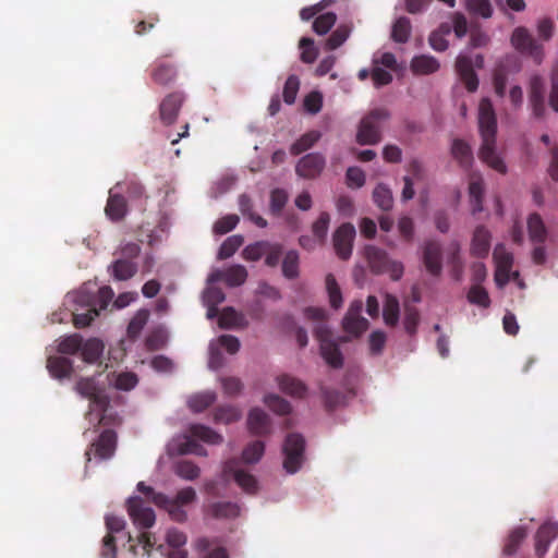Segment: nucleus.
Segmentation results:
<instances>
[{"instance_id":"f257e3e1","label":"nucleus","mask_w":558,"mask_h":558,"mask_svg":"<svg viewBox=\"0 0 558 558\" xmlns=\"http://www.w3.org/2000/svg\"><path fill=\"white\" fill-rule=\"evenodd\" d=\"M478 131L482 138L480 159L500 174H506L507 166L496 151L497 118L488 98L482 99L478 106Z\"/></svg>"},{"instance_id":"f03ea898","label":"nucleus","mask_w":558,"mask_h":558,"mask_svg":"<svg viewBox=\"0 0 558 558\" xmlns=\"http://www.w3.org/2000/svg\"><path fill=\"white\" fill-rule=\"evenodd\" d=\"M304 316L307 319L317 323L314 327V336L319 341L320 354L323 359L329 366L333 368L342 367V353L338 344L332 341V333L326 324L328 317L327 311L322 307H306L304 310Z\"/></svg>"},{"instance_id":"7ed1b4c3","label":"nucleus","mask_w":558,"mask_h":558,"mask_svg":"<svg viewBox=\"0 0 558 558\" xmlns=\"http://www.w3.org/2000/svg\"><path fill=\"white\" fill-rule=\"evenodd\" d=\"M66 300L73 303V324L76 328H85L98 316L96 298L94 293L82 288L78 291L68 294Z\"/></svg>"},{"instance_id":"20e7f679","label":"nucleus","mask_w":558,"mask_h":558,"mask_svg":"<svg viewBox=\"0 0 558 558\" xmlns=\"http://www.w3.org/2000/svg\"><path fill=\"white\" fill-rule=\"evenodd\" d=\"M365 257L372 272L376 275L388 274L393 281L402 278L404 272L403 264L391 259L386 251L374 245H367L365 247Z\"/></svg>"},{"instance_id":"39448f33","label":"nucleus","mask_w":558,"mask_h":558,"mask_svg":"<svg viewBox=\"0 0 558 558\" xmlns=\"http://www.w3.org/2000/svg\"><path fill=\"white\" fill-rule=\"evenodd\" d=\"M196 497V492L193 487H184L177 493L174 498H170L167 495H157L156 506L166 510L171 520L183 523L187 520V513L183 507L194 502Z\"/></svg>"},{"instance_id":"423d86ee","label":"nucleus","mask_w":558,"mask_h":558,"mask_svg":"<svg viewBox=\"0 0 558 558\" xmlns=\"http://www.w3.org/2000/svg\"><path fill=\"white\" fill-rule=\"evenodd\" d=\"M390 117L389 111L385 108H376L365 116L359 126L356 141L361 145H374L381 138L380 125Z\"/></svg>"},{"instance_id":"0eeeda50","label":"nucleus","mask_w":558,"mask_h":558,"mask_svg":"<svg viewBox=\"0 0 558 558\" xmlns=\"http://www.w3.org/2000/svg\"><path fill=\"white\" fill-rule=\"evenodd\" d=\"M283 469L290 473H296L305 461V439L301 434L287 435L283 446Z\"/></svg>"},{"instance_id":"6e6552de","label":"nucleus","mask_w":558,"mask_h":558,"mask_svg":"<svg viewBox=\"0 0 558 558\" xmlns=\"http://www.w3.org/2000/svg\"><path fill=\"white\" fill-rule=\"evenodd\" d=\"M511 44L520 53L533 59L537 64L544 60V47L536 40L527 28L523 26L517 27L511 35Z\"/></svg>"},{"instance_id":"1a4fd4ad","label":"nucleus","mask_w":558,"mask_h":558,"mask_svg":"<svg viewBox=\"0 0 558 558\" xmlns=\"http://www.w3.org/2000/svg\"><path fill=\"white\" fill-rule=\"evenodd\" d=\"M117 449V434L112 429H105L99 437L90 445L89 449L86 450V464L92 461L90 454L99 460L111 459Z\"/></svg>"},{"instance_id":"9d476101","label":"nucleus","mask_w":558,"mask_h":558,"mask_svg":"<svg viewBox=\"0 0 558 558\" xmlns=\"http://www.w3.org/2000/svg\"><path fill=\"white\" fill-rule=\"evenodd\" d=\"M484 64V58L481 54H476L475 63L468 56L460 54L456 61V70L461 81L464 83L466 89L471 93L475 92L478 87V78L474 71L476 68H482Z\"/></svg>"},{"instance_id":"9b49d317","label":"nucleus","mask_w":558,"mask_h":558,"mask_svg":"<svg viewBox=\"0 0 558 558\" xmlns=\"http://www.w3.org/2000/svg\"><path fill=\"white\" fill-rule=\"evenodd\" d=\"M126 509L130 518L137 527L149 529L155 524L156 515L154 510L150 507H146L141 497H130L126 501Z\"/></svg>"},{"instance_id":"f8f14e48","label":"nucleus","mask_w":558,"mask_h":558,"mask_svg":"<svg viewBox=\"0 0 558 558\" xmlns=\"http://www.w3.org/2000/svg\"><path fill=\"white\" fill-rule=\"evenodd\" d=\"M76 390L80 395L89 399L90 412L95 410L104 413L107 410L109 405L108 397L98 389L93 378H81L76 383Z\"/></svg>"},{"instance_id":"ddd939ff","label":"nucleus","mask_w":558,"mask_h":558,"mask_svg":"<svg viewBox=\"0 0 558 558\" xmlns=\"http://www.w3.org/2000/svg\"><path fill=\"white\" fill-rule=\"evenodd\" d=\"M121 191H123V184L118 182L112 189H110L105 207L106 216L113 222L122 221L129 211L128 201L121 194Z\"/></svg>"},{"instance_id":"4468645a","label":"nucleus","mask_w":558,"mask_h":558,"mask_svg":"<svg viewBox=\"0 0 558 558\" xmlns=\"http://www.w3.org/2000/svg\"><path fill=\"white\" fill-rule=\"evenodd\" d=\"M239 460L235 458L225 462L222 473L226 477L232 476L235 483L247 494H255L258 488L257 480L254 475L239 468Z\"/></svg>"},{"instance_id":"2eb2a0df","label":"nucleus","mask_w":558,"mask_h":558,"mask_svg":"<svg viewBox=\"0 0 558 558\" xmlns=\"http://www.w3.org/2000/svg\"><path fill=\"white\" fill-rule=\"evenodd\" d=\"M355 234V228L350 222L342 223L335 231L332 243L339 258L344 260L350 258Z\"/></svg>"},{"instance_id":"dca6fc26","label":"nucleus","mask_w":558,"mask_h":558,"mask_svg":"<svg viewBox=\"0 0 558 558\" xmlns=\"http://www.w3.org/2000/svg\"><path fill=\"white\" fill-rule=\"evenodd\" d=\"M422 260L429 275L439 277L442 271V250L440 243L434 240L426 241L423 246Z\"/></svg>"},{"instance_id":"f3484780","label":"nucleus","mask_w":558,"mask_h":558,"mask_svg":"<svg viewBox=\"0 0 558 558\" xmlns=\"http://www.w3.org/2000/svg\"><path fill=\"white\" fill-rule=\"evenodd\" d=\"M185 100L182 92L168 94L159 105L160 120L165 125H171L175 122L180 109Z\"/></svg>"},{"instance_id":"a211bd4d","label":"nucleus","mask_w":558,"mask_h":558,"mask_svg":"<svg viewBox=\"0 0 558 558\" xmlns=\"http://www.w3.org/2000/svg\"><path fill=\"white\" fill-rule=\"evenodd\" d=\"M325 165L326 160L322 154L311 153L299 160L295 166V172L304 179H314L322 173Z\"/></svg>"},{"instance_id":"6ab92c4d","label":"nucleus","mask_w":558,"mask_h":558,"mask_svg":"<svg viewBox=\"0 0 558 558\" xmlns=\"http://www.w3.org/2000/svg\"><path fill=\"white\" fill-rule=\"evenodd\" d=\"M492 234L485 226H477L473 232L470 253L473 257L485 258L490 250Z\"/></svg>"},{"instance_id":"aec40b11","label":"nucleus","mask_w":558,"mask_h":558,"mask_svg":"<svg viewBox=\"0 0 558 558\" xmlns=\"http://www.w3.org/2000/svg\"><path fill=\"white\" fill-rule=\"evenodd\" d=\"M558 536V523L543 524L535 535V553L542 558L550 545V543Z\"/></svg>"},{"instance_id":"412c9836","label":"nucleus","mask_w":558,"mask_h":558,"mask_svg":"<svg viewBox=\"0 0 558 558\" xmlns=\"http://www.w3.org/2000/svg\"><path fill=\"white\" fill-rule=\"evenodd\" d=\"M138 271V265L134 260H126L117 257L109 266L108 272L117 281L132 279Z\"/></svg>"},{"instance_id":"4be33fe9","label":"nucleus","mask_w":558,"mask_h":558,"mask_svg":"<svg viewBox=\"0 0 558 558\" xmlns=\"http://www.w3.org/2000/svg\"><path fill=\"white\" fill-rule=\"evenodd\" d=\"M247 427L251 434L264 436L270 433V418L263 410L252 409L247 417Z\"/></svg>"},{"instance_id":"5701e85b","label":"nucleus","mask_w":558,"mask_h":558,"mask_svg":"<svg viewBox=\"0 0 558 558\" xmlns=\"http://www.w3.org/2000/svg\"><path fill=\"white\" fill-rule=\"evenodd\" d=\"M527 232L530 241L534 244H544L547 240L548 231L539 214L533 213L529 216Z\"/></svg>"},{"instance_id":"b1692460","label":"nucleus","mask_w":558,"mask_h":558,"mask_svg":"<svg viewBox=\"0 0 558 558\" xmlns=\"http://www.w3.org/2000/svg\"><path fill=\"white\" fill-rule=\"evenodd\" d=\"M150 76L156 84L165 86L174 81L177 69L172 63L156 61Z\"/></svg>"},{"instance_id":"393cba45","label":"nucleus","mask_w":558,"mask_h":558,"mask_svg":"<svg viewBox=\"0 0 558 558\" xmlns=\"http://www.w3.org/2000/svg\"><path fill=\"white\" fill-rule=\"evenodd\" d=\"M277 380L280 390L291 397L303 398L307 391L305 384L293 376L284 374Z\"/></svg>"},{"instance_id":"a878e982","label":"nucleus","mask_w":558,"mask_h":558,"mask_svg":"<svg viewBox=\"0 0 558 558\" xmlns=\"http://www.w3.org/2000/svg\"><path fill=\"white\" fill-rule=\"evenodd\" d=\"M484 182L482 177L472 175L469 184V195L472 206V214L476 215L483 211V198H484Z\"/></svg>"},{"instance_id":"bb28decb","label":"nucleus","mask_w":558,"mask_h":558,"mask_svg":"<svg viewBox=\"0 0 558 558\" xmlns=\"http://www.w3.org/2000/svg\"><path fill=\"white\" fill-rule=\"evenodd\" d=\"M206 513L215 519H232L239 515L240 508L230 501L214 502L207 507Z\"/></svg>"},{"instance_id":"cd10ccee","label":"nucleus","mask_w":558,"mask_h":558,"mask_svg":"<svg viewBox=\"0 0 558 558\" xmlns=\"http://www.w3.org/2000/svg\"><path fill=\"white\" fill-rule=\"evenodd\" d=\"M47 368L52 377L61 379L71 375L73 366L68 357L50 356L47 360Z\"/></svg>"},{"instance_id":"c85d7f7f","label":"nucleus","mask_w":558,"mask_h":558,"mask_svg":"<svg viewBox=\"0 0 558 558\" xmlns=\"http://www.w3.org/2000/svg\"><path fill=\"white\" fill-rule=\"evenodd\" d=\"M400 316V304L397 296L387 293L385 295L383 317L387 326L393 327L398 324Z\"/></svg>"},{"instance_id":"c756f323","label":"nucleus","mask_w":558,"mask_h":558,"mask_svg":"<svg viewBox=\"0 0 558 558\" xmlns=\"http://www.w3.org/2000/svg\"><path fill=\"white\" fill-rule=\"evenodd\" d=\"M189 432L192 437L197 438L209 445H219L223 441V437L208 426L202 424H193Z\"/></svg>"},{"instance_id":"7c9ffc66","label":"nucleus","mask_w":558,"mask_h":558,"mask_svg":"<svg viewBox=\"0 0 558 558\" xmlns=\"http://www.w3.org/2000/svg\"><path fill=\"white\" fill-rule=\"evenodd\" d=\"M439 69V62L432 56H417L411 61V70L415 74H432Z\"/></svg>"},{"instance_id":"2f4dec72","label":"nucleus","mask_w":558,"mask_h":558,"mask_svg":"<svg viewBox=\"0 0 558 558\" xmlns=\"http://www.w3.org/2000/svg\"><path fill=\"white\" fill-rule=\"evenodd\" d=\"M80 351L84 362L95 363L102 354L104 343L99 339L92 338L85 342L82 341Z\"/></svg>"},{"instance_id":"473e14b6","label":"nucleus","mask_w":558,"mask_h":558,"mask_svg":"<svg viewBox=\"0 0 558 558\" xmlns=\"http://www.w3.org/2000/svg\"><path fill=\"white\" fill-rule=\"evenodd\" d=\"M412 32L411 21L407 16L398 17L391 28V38L398 44H405Z\"/></svg>"},{"instance_id":"72a5a7b5","label":"nucleus","mask_w":558,"mask_h":558,"mask_svg":"<svg viewBox=\"0 0 558 558\" xmlns=\"http://www.w3.org/2000/svg\"><path fill=\"white\" fill-rule=\"evenodd\" d=\"M530 101L535 117L541 118L545 112L544 87L539 78H534Z\"/></svg>"},{"instance_id":"f704fd0d","label":"nucleus","mask_w":558,"mask_h":558,"mask_svg":"<svg viewBox=\"0 0 558 558\" xmlns=\"http://www.w3.org/2000/svg\"><path fill=\"white\" fill-rule=\"evenodd\" d=\"M320 136V132L315 130L303 134L296 142L291 145L290 153L294 156H298L308 150L319 141Z\"/></svg>"},{"instance_id":"c9c22d12","label":"nucleus","mask_w":558,"mask_h":558,"mask_svg":"<svg viewBox=\"0 0 558 558\" xmlns=\"http://www.w3.org/2000/svg\"><path fill=\"white\" fill-rule=\"evenodd\" d=\"M369 326V323L363 316L343 317L342 328L353 337H360Z\"/></svg>"},{"instance_id":"e433bc0d","label":"nucleus","mask_w":558,"mask_h":558,"mask_svg":"<svg viewBox=\"0 0 558 558\" xmlns=\"http://www.w3.org/2000/svg\"><path fill=\"white\" fill-rule=\"evenodd\" d=\"M299 253L294 250L288 251L282 260V274L287 279H295L299 277Z\"/></svg>"},{"instance_id":"4c0bfd02","label":"nucleus","mask_w":558,"mask_h":558,"mask_svg":"<svg viewBox=\"0 0 558 558\" xmlns=\"http://www.w3.org/2000/svg\"><path fill=\"white\" fill-rule=\"evenodd\" d=\"M375 204L383 210L388 211L392 208L393 197L391 190L385 184H378L373 191Z\"/></svg>"},{"instance_id":"58836bf2","label":"nucleus","mask_w":558,"mask_h":558,"mask_svg":"<svg viewBox=\"0 0 558 558\" xmlns=\"http://www.w3.org/2000/svg\"><path fill=\"white\" fill-rule=\"evenodd\" d=\"M247 279V270L242 265H233L225 270V282L229 287L242 286Z\"/></svg>"},{"instance_id":"ea45409f","label":"nucleus","mask_w":558,"mask_h":558,"mask_svg":"<svg viewBox=\"0 0 558 558\" xmlns=\"http://www.w3.org/2000/svg\"><path fill=\"white\" fill-rule=\"evenodd\" d=\"M351 28L348 25H339L326 39V50H335L339 48L350 36Z\"/></svg>"},{"instance_id":"a19ab883","label":"nucleus","mask_w":558,"mask_h":558,"mask_svg":"<svg viewBox=\"0 0 558 558\" xmlns=\"http://www.w3.org/2000/svg\"><path fill=\"white\" fill-rule=\"evenodd\" d=\"M526 537V530L523 526H518L513 529L504 546V554L508 556H512L517 553L520 544Z\"/></svg>"},{"instance_id":"79ce46f5","label":"nucleus","mask_w":558,"mask_h":558,"mask_svg":"<svg viewBox=\"0 0 558 558\" xmlns=\"http://www.w3.org/2000/svg\"><path fill=\"white\" fill-rule=\"evenodd\" d=\"M215 400L216 395L214 392L207 391L190 397L187 404L193 412L198 413L209 408L215 402Z\"/></svg>"},{"instance_id":"37998d69","label":"nucleus","mask_w":558,"mask_h":558,"mask_svg":"<svg viewBox=\"0 0 558 558\" xmlns=\"http://www.w3.org/2000/svg\"><path fill=\"white\" fill-rule=\"evenodd\" d=\"M244 243V238L240 234H234L227 238L221 244L218 252V259L230 258Z\"/></svg>"},{"instance_id":"c03bdc74","label":"nucleus","mask_w":558,"mask_h":558,"mask_svg":"<svg viewBox=\"0 0 558 558\" xmlns=\"http://www.w3.org/2000/svg\"><path fill=\"white\" fill-rule=\"evenodd\" d=\"M326 289L329 298L330 306L339 310L342 306V293L333 275L326 276Z\"/></svg>"},{"instance_id":"a18cd8bd","label":"nucleus","mask_w":558,"mask_h":558,"mask_svg":"<svg viewBox=\"0 0 558 558\" xmlns=\"http://www.w3.org/2000/svg\"><path fill=\"white\" fill-rule=\"evenodd\" d=\"M265 451V444L260 440L248 444L242 452V461L246 464L257 463Z\"/></svg>"},{"instance_id":"49530a36","label":"nucleus","mask_w":558,"mask_h":558,"mask_svg":"<svg viewBox=\"0 0 558 558\" xmlns=\"http://www.w3.org/2000/svg\"><path fill=\"white\" fill-rule=\"evenodd\" d=\"M241 418V412L233 405L219 407L214 412L216 423L230 424Z\"/></svg>"},{"instance_id":"de8ad7c7","label":"nucleus","mask_w":558,"mask_h":558,"mask_svg":"<svg viewBox=\"0 0 558 558\" xmlns=\"http://www.w3.org/2000/svg\"><path fill=\"white\" fill-rule=\"evenodd\" d=\"M465 8L472 15L489 19L493 15V7L489 0H465Z\"/></svg>"},{"instance_id":"09e8293b","label":"nucleus","mask_w":558,"mask_h":558,"mask_svg":"<svg viewBox=\"0 0 558 558\" xmlns=\"http://www.w3.org/2000/svg\"><path fill=\"white\" fill-rule=\"evenodd\" d=\"M149 313L146 310H140L128 325V336L131 339H135L140 336L143 328L147 324Z\"/></svg>"},{"instance_id":"8fccbe9b","label":"nucleus","mask_w":558,"mask_h":558,"mask_svg":"<svg viewBox=\"0 0 558 558\" xmlns=\"http://www.w3.org/2000/svg\"><path fill=\"white\" fill-rule=\"evenodd\" d=\"M175 474L186 481H194L201 474V469L192 461H179L174 468Z\"/></svg>"},{"instance_id":"3c124183","label":"nucleus","mask_w":558,"mask_h":558,"mask_svg":"<svg viewBox=\"0 0 558 558\" xmlns=\"http://www.w3.org/2000/svg\"><path fill=\"white\" fill-rule=\"evenodd\" d=\"M337 22V15L333 12L319 14L313 22V31L318 35L327 34Z\"/></svg>"},{"instance_id":"603ef678","label":"nucleus","mask_w":558,"mask_h":558,"mask_svg":"<svg viewBox=\"0 0 558 558\" xmlns=\"http://www.w3.org/2000/svg\"><path fill=\"white\" fill-rule=\"evenodd\" d=\"M264 402L272 412L279 415L289 414L292 409L289 401L274 393L265 396Z\"/></svg>"},{"instance_id":"864d4df0","label":"nucleus","mask_w":558,"mask_h":558,"mask_svg":"<svg viewBox=\"0 0 558 558\" xmlns=\"http://www.w3.org/2000/svg\"><path fill=\"white\" fill-rule=\"evenodd\" d=\"M493 257L496 267H501L502 270H511L513 265V255L508 252L504 244H497L493 252Z\"/></svg>"},{"instance_id":"5fc2aeb1","label":"nucleus","mask_w":558,"mask_h":558,"mask_svg":"<svg viewBox=\"0 0 558 558\" xmlns=\"http://www.w3.org/2000/svg\"><path fill=\"white\" fill-rule=\"evenodd\" d=\"M330 222V216L328 213L323 211L320 213L317 220L312 226V232L316 239V241L320 244L325 243L328 228Z\"/></svg>"},{"instance_id":"6e6d98bb","label":"nucleus","mask_w":558,"mask_h":558,"mask_svg":"<svg viewBox=\"0 0 558 558\" xmlns=\"http://www.w3.org/2000/svg\"><path fill=\"white\" fill-rule=\"evenodd\" d=\"M453 157L460 165L468 167L472 160V153L470 146L462 140H454L451 147Z\"/></svg>"},{"instance_id":"4d7b16f0","label":"nucleus","mask_w":558,"mask_h":558,"mask_svg":"<svg viewBox=\"0 0 558 558\" xmlns=\"http://www.w3.org/2000/svg\"><path fill=\"white\" fill-rule=\"evenodd\" d=\"M468 301L484 308H487L490 305L488 292L481 284H473L470 288Z\"/></svg>"},{"instance_id":"13d9d810","label":"nucleus","mask_w":558,"mask_h":558,"mask_svg":"<svg viewBox=\"0 0 558 558\" xmlns=\"http://www.w3.org/2000/svg\"><path fill=\"white\" fill-rule=\"evenodd\" d=\"M83 338L78 333L68 336L58 344V351L62 354H75L82 347Z\"/></svg>"},{"instance_id":"bf43d9fd","label":"nucleus","mask_w":558,"mask_h":558,"mask_svg":"<svg viewBox=\"0 0 558 558\" xmlns=\"http://www.w3.org/2000/svg\"><path fill=\"white\" fill-rule=\"evenodd\" d=\"M268 241H257L255 243H252L247 245L243 252L242 256L244 259L250 262H256L262 258V256L265 255V252H267Z\"/></svg>"},{"instance_id":"052dcab7","label":"nucleus","mask_w":558,"mask_h":558,"mask_svg":"<svg viewBox=\"0 0 558 558\" xmlns=\"http://www.w3.org/2000/svg\"><path fill=\"white\" fill-rule=\"evenodd\" d=\"M299 47L302 50L301 52V60L304 63L311 64L313 63L317 56L318 51L316 47L314 46V40L308 37H303L300 39Z\"/></svg>"},{"instance_id":"680f3d73","label":"nucleus","mask_w":558,"mask_h":558,"mask_svg":"<svg viewBox=\"0 0 558 558\" xmlns=\"http://www.w3.org/2000/svg\"><path fill=\"white\" fill-rule=\"evenodd\" d=\"M300 89V80L296 75L292 74L288 76L283 86V101L288 105L295 102L298 92Z\"/></svg>"},{"instance_id":"e2e57ef3","label":"nucleus","mask_w":558,"mask_h":558,"mask_svg":"<svg viewBox=\"0 0 558 558\" xmlns=\"http://www.w3.org/2000/svg\"><path fill=\"white\" fill-rule=\"evenodd\" d=\"M141 250L142 248L138 243L125 242V243H121L119 248L116 251L114 255L121 259L136 262V258L141 254Z\"/></svg>"},{"instance_id":"0e129e2a","label":"nucleus","mask_w":558,"mask_h":558,"mask_svg":"<svg viewBox=\"0 0 558 558\" xmlns=\"http://www.w3.org/2000/svg\"><path fill=\"white\" fill-rule=\"evenodd\" d=\"M211 545V542L206 538L202 537L196 541V548L199 551H207L208 554L204 556V558H229L228 551L223 547H216L211 550H209Z\"/></svg>"},{"instance_id":"69168bd1","label":"nucleus","mask_w":558,"mask_h":558,"mask_svg":"<svg viewBox=\"0 0 558 558\" xmlns=\"http://www.w3.org/2000/svg\"><path fill=\"white\" fill-rule=\"evenodd\" d=\"M288 202V193L283 189H275L270 193V211L278 216Z\"/></svg>"},{"instance_id":"338daca9","label":"nucleus","mask_w":558,"mask_h":558,"mask_svg":"<svg viewBox=\"0 0 558 558\" xmlns=\"http://www.w3.org/2000/svg\"><path fill=\"white\" fill-rule=\"evenodd\" d=\"M239 222V217L236 215H227L220 219H218L214 225V233L216 234H226L233 230Z\"/></svg>"},{"instance_id":"774afa93","label":"nucleus","mask_w":558,"mask_h":558,"mask_svg":"<svg viewBox=\"0 0 558 558\" xmlns=\"http://www.w3.org/2000/svg\"><path fill=\"white\" fill-rule=\"evenodd\" d=\"M304 109L311 113L316 114L322 110L323 107V95L322 93L314 90L305 96L303 101Z\"/></svg>"}]
</instances>
